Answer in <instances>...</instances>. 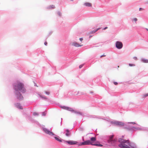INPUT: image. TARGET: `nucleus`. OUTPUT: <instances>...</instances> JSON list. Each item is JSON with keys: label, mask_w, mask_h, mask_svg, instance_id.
Here are the masks:
<instances>
[{"label": "nucleus", "mask_w": 148, "mask_h": 148, "mask_svg": "<svg viewBox=\"0 0 148 148\" xmlns=\"http://www.w3.org/2000/svg\"><path fill=\"white\" fill-rule=\"evenodd\" d=\"M41 129L43 132L45 134H48L50 136H53V137L56 140L60 142H63L64 143H66L70 145H74L77 144L79 146L89 145H92V143L89 140L85 141L83 138L82 139V140L83 142H80L79 143H78L77 141H66L62 139L59 136L53 133L51 131H50L47 128L45 127V125H43L42 127H41Z\"/></svg>", "instance_id": "nucleus-1"}, {"label": "nucleus", "mask_w": 148, "mask_h": 148, "mask_svg": "<svg viewBox=\"0 0 148 148\" xmlns=\"http://www.w3.org/2000/svg\"><path fill=\"white\" fill-rule=\"evenodd\" d=\"M62 121H61V123H60L61 125H62Z\"/></svg>", "instance_id": "nucleus-45"}, {"label": "nucleus", "mask_w": 148, "mask_h": 148, "mask_svg": "<svg viewBox=\"0 0 148 148\" xmlns=\"http://www.w3.org/2000/svg\"><path fill=\"white\" fill-rule=\"evenodd\" d=\"M97 130V129H96L95 130V131H96Z\"/></svg>", "instance_id": "nucleus-52"}, {"label": "nucleus", "mask_w": 148, "mask_h": 148, "mask_svg": "<svg viewBox=\"0 0 148 148\" xmlns=\"http://www.w3.org/2000/svg\"><path fill=\"white\" fill-rule=\"evenodd\" d=\"M52 32H51H51H50L49 33V35H51L52 34Z\"/></svg>", "instance_id": "nucleus-37"}, {"label": "nucleus", "mask_w": 148, "mask_h": 148, "mask_svg": "<svg viewBox=\"0 0 148 148\" xmlns=\"http://www.w3.org/2000/svg\"><path fill=\"white\" fill-rule=\"evenodd\" d=\"M79 40L80 41H82V40H83V38H79Z\"/></svg>", "instance_id": "nucleus-34"}, {"label": "nucleus", "mask_w": 148, "mask_h": 148, "mask_svg": "<svg viewBox=\"0 0 148 148\" xmlns=\"http://www.w3.org/2000/svg\"><path fill=\"white\" fill-rule=\"evenodd\" d=\"M15 106L17 108L20 109H23V108L21 104L18 103H17L14 104Z\"/></svg>", "instance_id": "nucleus-10"}, {"label": "nucleus", "mask_w": 148, "mask_h": 148, "mask_svg": "<svg viewBox=\"0 0 148 148\" xmlns=\"http://www.w3.org/2000/svg\"><path fill=\"white\" fill-rule=\"evenodd\" d=\"M34 86H38L35 83V82H34Z\"/></svg>", "instance_id": "nucleus-41"}, {"label": "nucleus", "mask_w": 148, "mask_h": 148, "mask_svg": "<svg viewBox=\"0 0 148 148\" xmlns=\"http://www.w3.org/2000/svg\"><path fill=\"white\" fill-rule=\"evenodd\" d=\"M99 29H100V28H98L97 29L95 30H93L92 31H90V33L91 34H92L96 32Z\"/></svg>", "instance_id": "nucleus-22"}, {"label": "nucleus", "mask_w": 148, "mask_h": 148, "mask_svg": "<svg viewBox=\"0 0 148 148\" xmlns=\"http://www.w3.org/2000/svg\"><path fill=\"white\" fill-rule=\"evenodd\" d=\"M71 0V1H73V0Z\"/></svg>", "instance_id": "nucleus-50"}, {"label": "nucleus", "mask_w": 148, "mask_h": 148, "mask_svg": "<svg viewBox=\"0 0 148 148\" xmlns=\"http://www.w3.org/2000/svg\"><path fill=\"white\" fill-rule=\"evenodd\" d=\"M96 140V138L95 137H92L90 138V141L91 142L95 141Z\"/></svg>", "instance_id": "nucleus-21"}, {"label": "nucleus", "mask_w": 148, "mask_h": 148, "mask_svg": "<svg viewBox=\"0 0 148 148\" xmlns=\"http://www.w3.org/2000/svg\"><path fill=\"white\" fill-rule=\"evenodd\" d=\"M133 130H132V132H133L134 131H136L137 130H146L147 129L146 128L143 127V128H141L138 127H133Z\"/></svg>", "instance_id": "nucleus-8"}, {"label": "nucleus", "mask_w": 148, "mask_h": 148, "mask_svg": "<svg viewBox=\"0 0 148 148\" xmlns=\"http://www.w3.org/2000/svg\"><path fill=\"white\" fill-rule=\"evenodd\" d=\"M116 47L118 49H121L123 46L122 42L120 41H117L115 43Z\"/></svg>", "instance_id": "nucleus-7"}, {"label": "nucleus", "mask_w": 148, "mask_h": 148, "mask_svg": "<svg viewBox=\"0 0 148 148\" xmlns=\"http://www.w3.org/2000/svg\"><path fill=\"white\" fill-rule=\"evenodd\" d=\"M88 117L92 118L101 119L100 116L93 115H89Z\"/></svg>", "instance_id": "nucleus-12"}, {"label": "nucleus", "mask_w": 148, "mask_h": 148, "mask_svg": "<svg viewBox=\"0 0 148 148\" xmlns=\"http://www.w3.org/2000/svg\"><path fill=\"white\" fill-rule=\"evenodd\" d=\"M73 113L77 115H79L81 116L83 115L82 113V112L75 110L74 111Z\"/></svg>", "instance_id": "nucleus-17"}, {"label": "nucleus", "mask_w": 148, "mask_h": 148, "mask_svg": "<svg viewBox=\"0 0 148 148\" xmlns=\"http://www.w3.org/2000/svg\"><path fill=\"white\" fill-rule=\"evenodd\" d=\"M67 108V109L66 110L69 111H70L72 113H73L74 110L73 109V108H70L69 107Z\"/></svg>", "instance_id": "nucleus-20"}, {"label": "nucleus", "mask_w": 148, "mask_h": 148, "mask_svg": "<svg viewBox=\"0 0 148 148\" xmlns=\"http://www.w3.org/2000/svg\"><path fill=\"white\" fill-rule=\"evenodd\" d=\"M45 93L47 95H49L50 94V93L49 92H48L47 91H46L45 92Z\"/></svg>", "instance_id": "nucleus-29"}, {"label": "nucleus", "mask_w": 148, "mask_h": 148, "mask_svg": "<svg viewBox=\"0 0 148 148\" xmlns=\"http://www.w3.org/2000/svg\"><path fill=\"white\" fill-rule=\"evenodd\" d=\"M92 145L96 146L97 147H102L103 146V145L100 144V143L99 142H97L95 144H92Z\"/></svg>", "instance_id": "nucleus-14"}, {"label": "nucleus", "mask_w": 148, "mask_h": 148, "mask_svg": "<svg viewBox=\"0 0 148 148\" xmlns=\"http://www.w3.org/2000/svg\"><path fill=\"white\" fill-rule=\"evenodd\" d=\"M46 113L45 112H42V116H45L46 115Z\"/></svg>", "instance_id": "nucleus-26"}, {"label": "nucleus", "mask_w": 148, "mask_h": 148, "mask_svg": "<svg viewBox=\"0 0 148 148\" xmlns=\"http://www.w3.org/2000/svg\"><path fill=\"white\" fill-rule=\"evenodd\" d=\"M133 58L135 60H137V58L136 57H134Z\"/></svg>", "instance_id": "nucleus-36"}, {"label": "nucleus", "mask_w": 148, "mask_h": 148, "mask_svg": "<svg viewBox=\"0 0 148 148\" xmlns=\"http://www.w3.org/2000/svg\"><path fill=\"white\" fill-rule=\"evenodd\" d=\"M65 131L66 132L65 133V135L67 136H69L71 134V132H70L69 130L68 129H66L65 130Z\"/></svg>", "instance_id": "nucleus-13"}, {"label": "nucleus", "mask_w": 148, "mask_h": 148, "mask_svg": "<svg viewBox=\"0 0 148 148\" xmlns=\"http://www.w3.org/2000/svg\"><path fill=\"white\" fill-rule=\"evenodd\" d=\"M33 115L34 116H38V114L37 112H34L33 113Z\"/></svg>", "instance_id": "nucleus-23"}, {"label": "nucleus", "mask_w": 148, "mask_h": 148, "mask_svg": "<svg viewBox=\"0 0 148 148\" xmlns=\"http://www.w3.org/2000/svg\"><path fill=\"white\" fill-rule=\"evenodd\" d=\"M92 36H91V35H90L89 36V37H90V38L91 37H92Z\"/></svg>", "instance_id": "nucleus-44"}, {"label": "nucleus", "mask_w": 148, "mask_h": 148, "mask_svg": "<svg viewBox=\"0 0 148 148\" xmlns=\"http://www.w3.org/2000/svg\"><path fill=\"white\" fill-rule=\"evenodd\" d=\"M40 97L42 99H47V98L46 97L42 96L41 95H40Z\"/></svg>", "instance_id": "nucleus-24"}, {"label": "nucleus", "mask_w": 148, "mask_h": 148, "mask_svg": "<svg viewBox=\"0 0 148 148\" xmlns=\"http://www.w3.org/2000/svg\"><path fill=\"white\" fill-rule=\"evenodd\" d=\"M141 61L145 63H148V60L142 58L141 59Z\"/></svg>", "instance_id": "nucleus-19"}, {"label": "nucleus", "mask_w": 148, "mask_h": 148, "mask_svg": "<svg viewBox=\"0 0 148 148\" xmlns=\"http://www.w3.org/2000/svg\"><path fill=\"white\" fill-rule=\"evenodd\" d=\"M72 45L73 46H74L75 47H81L83 45H80L78 43L76 42H73L72 44Z\"/></svg>", "instance_id": "nucleus-11"}, {"label": "nucleus", "mask_w": 148, "mask_h": 148, "mask_svg": "<svg viewBox=\"0 0 148 148\" xmlns=\"http://www.w3.org/2000/svg\"><path fill=\"white\" fill-rule=\"evenodd\" d=\"M57 14L59 16H61V14L60 12L58 11L57 12Z\"/></svg>", "instance_id": "nucleus-27"}, {"label": "nucleus", "mask_w": 148, "mask_h": 148, "mask_svg": "<svg viewBox=\"0 0 148 148\" xmlns=\"http://www.w3.org/2000/svg\"><path fill=\"white\" fill-rule=\"evenodd\" d=\"M143 10V9L142 8H139V10L140 11L142 10Z\"/></svg>", "instance_id": "nucleus-39"}, {"label": "nucleus", "mask_w": 148, "mask_h": 148, "mask_svg": "<svg viewBox=\"0 0 148 148\" xmlns=\"http://www.w3.org/2000/svg\"><path fill=\"white\" fill-rule=\"evenodd\" d=\"M148 96V93L145 94L144 95V97H147Z\"/></svg>", "instance_id": "nucleus-30"}, {"label": "nucleus", "mask_w": 148, "mask_h": 148, "mask_svg": "<svg viewBox=\"0 0 148 148\" xmlns=\"http://www.w3.org/2000/svg\"><path fill=\"white\" fill-rule=\"evenodd\" d=\"M146 3L147 4H148V1L147 2H146Z\"/></svg>", "instance_id": "nucleus-47"}, {"label": "nucleus", "mask_w": 148, "mask_h": 148, "mask_svg": "<svg viewBox=\"0 0 148 148\" xmlns=\"http://www.w3.org/2000/svg\"><path fill=\"white\" fill-rule=\"evenodd\" d=\"M84 65V64H82L81 65H80L79 66V69L81 68L82 67V66H83Z\"/></svg>", "instance_id": "nucleus-28"}, {"label": "nucleus", "mask_w": 148, "mask_h": 148, "mask_svg": "<svg viewBox=\"0 0 148 148\" xmlns=\"http://www.w3.org/2000/svg\"><path fill=\"white\" fill-rule=\"evenodd\" d=\"M55 8V6L54 5H51L47 7L46 8L47 9H54Z\"/></svg>", "instance_id": "nucleus-16"}, {"label": "nucleus", "mask_w": 148, "mask_h": 148, "mask_svg": "<svg viewBox=\"0 0 148 148\" xmlns=\"http://www.w3.org/2000/svg\"><path fill=\"white\" fill-rule=\"evenodd\" d=\"M129 65L130 66H135V65L134 64H130V63H129Z\"/></svg>", "instance_id": "nucleus-25"}, {"label": "nucleus", "mask_w": 148, "mask_h": 148, "mask_svg": "<svg viewBox=\"0 0 148 148\" xmlns=\"http://www.w3.org/2000/svg\"><path fill=\"white\" fill-rule=\"evenodd\" d=\"M113 135H110V136H105L103 137V140L106 145H115L116 140L113 139Z\"/></svg>", "instance_id": "nucleus-4"}, {"label": "nucleus", "mask_w": 148, "mask_h": 148, "mask_svg": "<svg viewBox=\"0 0 148 148\" xmlns=\"http://www.w3.org/2000/svg\"><path fill=\"white\" fill-rule=\"evenodd\" d=\"M106 121L110 123L111 124L119 127H124V126L125 125V123L121 121L116 120L110 121L108 120H106Z\"/></svg>", "instance_id": "nucleus-5"}, {"label": "nucleus", "mask_w": 148, "mask_h": 148, "mask_svg": "<svg viewBox=\"0 0 148 148\" xmlns=\"http://www.w3.org/2000/svg\"><path fill=\"white\" fill-rule=\"evenodd\" d=\"M79 91H78L77 92V93L76 94V95H78L79 94Z\"/></svg>", "instance_id": "nucleus-42"}, {"label": "nucleus", "mask_w": 148, "mask_h": 148, "mask_svg": "<svg viewBox=\"0 0 148 148\" xmlns=\"http://www.w3.org/2000/svg\"><path fill=\"white\" fill-rule=\"evenodd\" d=\"M133 21L135 22L136 21H137V19L136 18H134Z\"/></svg>", "instance_id": "nucleus-33"}, {"label": "nucleus", "mask_w": 148, "mask_h": 148, "mask_svg": "<svg viewBox=\"0 0 148 148\" xmlns=\"http://www.w3.org/2000/svg\"><path fill=\"white\" fill-rule=\"evenodd\" d=\"M108 28V27H105L104 28H103V30H105V29H107Z\"/></svg>", "instance_id": "nucleus-38"}, {"label": "nucleus", "mask_w": 148, "mask_h": 148, "mask_svg": "<svg viewBox=\"0 0 148 148\" xmlns=\"http://www.w3.org/2000/svg\"><path fill=\"white\" fill-rule=\"evenodd\" d=\"M47 42L45 41V42H44V45H46V46H47Z\"/></svg>", "instance_id": "nucleus-35"}, {"label": "nucleus", "mask_w": 148, "mask_h": 148, "mask_svg": "<svg viewBox=\"0 0 148 148\" xmlns=\"http://www.w3.org/2000/svg\"><path fill=\"white\" fill-rule=\"evenodd\" d=\"M12 87L15 99L19 101L23 100L24 97L21 93H24L26 91L23 83L19 81H17L13 84Z\"/></svg>", "instance_id": "nucleus-2"}, {"label": "nucleus", "mask_w": 148, "mask_h": 148, "mask_svg": "<svg viewBox=\"0 0 148 148\" xmlns=\"http://www.w3.org/2000/svg\"><path fill=\"white\" fill-rule=\"evenodd\" d=\"M62 118H61V121H62Z\"/></svg>", "instance_id": "nucleus-49"}, {"label": "nucleus", "mask_w": 148, "mask_h": 148, "mask_svg": "<svg viewBox=\"0 0 148 148\" xmlns=\"http://www.w3.org/2000/svg\"><path fill=\"white\" fill-rule=\"evenodd\" d=\"M146 29L148 31V29Z\"/></svg>", "instance_id": "nucleus-48"}, {"label": "nucleus", "mask_w": 148, "mask_h": 148, "mask_svg": "<svg viewBox=\"0 0 148 148\" xmlns=\"http://www.w3.org/2000/svg\"><path fill=\"white\" fill-rule=\"evenodd\" d=\"M56 104L57 105L59 106L60 107L64 109L67 110V108L68 107L67 106H62L61 105H60L59 103H56Z\"/></svg>", "instance_id": "nucleus-15"}, {"label": "nucleus", "mask_w": 148, "mask_h": 148, "mask_svg": "<svg viewBox=\"0 0 148 148\" xmlns=\"http://www.w3.org/2000/svg\"><path fill=\"white\" fill-rule=\"evenodd\" d=\"M84 5L88 7H90L92 6L91 4L89 3H84Z\"/></svg>", "instance_id": "nucleus-18"}, {"label": "nucleus", "mask_w": 148, "mask_h": 148, "mask_svg": "<svg viewBox=\"0 0 148 148\" xmlns=\"http://www.w3.org/2000/svg\"><path fill=\"white\" fill-rule=\"evenodd\" d=\"M81 95H82V94H83V93H82V92H81Z\"/></svg>", "instance_id": "nucleus-46"}, {"label": "nucleus", "mask_w": 148, "mask_h": 148, "mask_svg": "<svg viewBox=\"0 0 148 148\" xmlns=\"http://www.w3.org/2000/svg\"><path fill=\"white\" fill-rule=\"evenodd\" d=\"M93 93V92L92 91H91L90 92V93Z\"/></svg>", "instance_id": "nucleus-43"}, {"label": "nucleus", "mask_w": 148, "mask_h": 148, "mask_svg": "<svg viewBox=\"0 0 148 148\" xmlns=\"http://www.w3.org/2000/svg\"><path fill=\"white\" fill-rule=\"evenodd\" d=\"M128 123H132V124H136L134 122H128Z\"/></svg>", "instance_id": "nucleus-32"}, {"label": "nucleus", "mask_w": 148, "mask_h": 148, "mask_svg": "<svg viewBox=\"0 0 148 148\" xmlns=\"http://www.w3.org/2000/svg\"><path fill=\"white\" fill-rule=\"evenodd\" d=\"M97 130V129H96L95 130V131H96Z\"/></svg>", "instance_id": "nucleus-53"}, {"label": "nucleus", "mask_w": 148, "mask_h": 148, "mask_svg": "<svg viewBox=\"0 0 148 148\" xmlns=\"http://www.w3.org/2000/svg\"><path fill=\"white\" fill-rule=\"evenodd\" d=\"M114 84L115 85H117L118 84V83L117 82H114Z\"/></svg>", "instance_id": "nucleus-31"}, {"label": "nucleus", "mask_w": 148, "mask_h": 148, "mask_svg": "<svg viewBox=\"0 0 148 148\" xmlns=\"http://www.w3.org/2000/svg\"><path fill=\"white\" fill-rule=\"evenodd\" d=\"M97 130V129H96L95 130V131H96Z\"/></svg>", "instance_id": "nucleus-51"}, {"label": "nucleus", "mask_w": 148, "mask_h": 148, "mask_svg": "<svg viewBox=\"0 0 148 148\" xmlns=\"http://www.w3.org/2000/svg\"><path fill=\"white\" fill-rule=\"evenodd\" d=\"M129 123H125V125L124 127H123V129H126L127 130L132 132L133 130V127L130 126L128 125Z\"/></svg>", "instance_id": "nucleus-6"}, {"label": "nucleus", "mask_w": 148, "mask_h": 148, "mask_svg": "<svg viewBox=\"0 0 148 148\" xmlns=\"http://www.w3.org/2000/svg\"><path fill=\"white\" fill-rule=\"evenodd\" d=\"M118 141L120 143L118 146L121 148H138L136 144L130 142L128 140L119 138Z\"/></svg>", "instance_id": "nucleus-3"}, {"label": "nucleus", "mask_w": 148, "mask_h": 148, "mask_svg": "<svg viewBox=\"0 0 148 148\" xmlns=\"http://www.w3.org/2000/svg\"><path fill=\"white\" fill-rule=\"evenodd\" d=\"M106 56L105 55H101V56H100V58H101L102 57H104V56Z\"/></svg>", "instance_id": "nucleus-40"}, {"label": "nucleus", "mask_w": 148, "mask_h": 148, "mask_svg": "<svg viewBox=\"0 0 148 148\" xmlns=\"http://www.w3.org/2000/svg\"><path fill=\"white\" fill-rule=\"evenodd\" d=\"M25 116L26 118L28 119L29 121H31L32 122H34L35 120L32 118L30 115L25 114Z\"/></svg>", "instance_id": "nucleus-9"}]
</instances>
